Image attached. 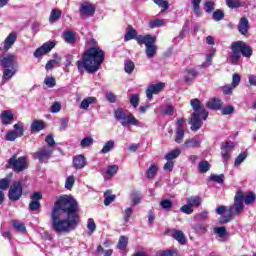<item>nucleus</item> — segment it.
I'll return each mask as SVG.
<instances>
[{"label": "nucleus", "instance_id": "9d476101", "mask_svg": "<svg viewBox=\"0 0 256 256\" xmlns=\"http://www.w3.org/2000/svg\"><path fill=\"white\" fill-rule=\"evenodd\" d=\"M0 67H3L4 69H9V67H19V64L17 63V55L7 54L5 56H1Z\"/></svg>", "mask_w": 256, "mask_h": 256}, {"label": "nucleus", "instance_id": "f8f14e48", "mask_svg": "<svg viewBox=\"0 0 256 256\" xmlns=\"http://www.w3.org/2000/svg\"><path fill=\"white\" fill-rule=\"evenodd\" d=\"M79 11L82 16L93 17V15H95V5L89 2H84L81 4Z\"/></svg>", "mask_w": 256, "mask_h": 256}, {"label": "nucleus", "instance_id": "393cba45", "mask_svg": "<svg viewBox=\"0 0 256 256\" xmlns=\"http://www.w3.org/2000/svg\"><path fill=\"white\" fill-rule=\"evenodd\" d=\"M45 129V122L43 120H35L31 124V131L34 133H39V131H43Z\"/></svg>", "mask_w": 256, "mask_h": 256}, {"label": "nucleus", "instance_id": "7c9ffc66", "mask_svg": "<svg viewBox=\"0 0 256 256\" xmlns=\"http://www.w3.org/2000/svg\"><path fill=\"white\" fill-rule=\"evenodd\" d=\"M157 171H159V166L152 164L146 172L147 179H153L157 175Z\"/></svg>", "mask_w": 256, "mask_h": 256}, {"label": "nucleus", "instance_id": "864d4df0", "mask_svg": "<svg viewBox=\"0 0 256 256\" xmlns=\"http://www.w3.org/2000/svg\"><path fill=\"white\" fill-rule=\"evenodd\" d=\"M160 207H162L165 211H169V209L173 207V202H171V200L164 199L160 202Z\"/></svg>", "mask_w": 256, "mask_h": 256}, {"label": "nucleus", "instance_id": "5fc2aeb1", "mask_svg": "<svg viewBox=\"0 0 256 256\" xmlns=\"http://www.w3.org/2000/svg\"><path fill=\"white\" fill-rule=\"evenodd\" d=\"M180 211L186 215H191V213H193V206L187 202V204L180 208Z\"/></svg>", "mask_w": 256, "mask_h": 256}, {"label": "nucleus", "instance_id": "a19ab883", "mask_svg": "<svg viewBox=\"0 0 256 256\" xmlns=\"http://www.w3.org/2000/svg\"><path fill=\"white\" fill-rule=\"evenodd\" d=\"M226 5L230 9H238V7H243L241 0H226Z\"/></svg>", "mask_w": 256, "mask_h": 256}, {"label": "nucleus", "instance_id": "13d9d810", "mask_svg": "<svg viewBox=\"0 0 256 256\" xmlns=\"http://www.w3.org/2000/svg\"><path fill=\"white\" fill-rule=\"evenodd\" d=\"M75 185V176H68L65 182V187L69 190L73 189Z\"/></svg>", "mask_w": 256, "mask_h": 256}, {"label": "nucleus", "instance_id": "c9c22d12", "mask_svg": "<svg viewBox=\"0 0 256 256\" xmlns=\"http://www.w3.org/2000/svg\"><path fill=\"white\" fill-rule=\"evenodd\" d=\"M127 243H129V238L126 236H121L117 244V249L125 251V249H127Z\"/></svg>", "mask_w": 256, "mask_h": 256}, {"label": "nucleus", "instance_id": "c85d7f7f", "mask_svg": "<svg viewBox=\"0 0 256 256\" xmlns=\"http://www.w3.org/2000/svg\"><path fill=\"white\" fill-rule=\"evenodd\" d=\"M192 229L198 235H205V233H207V229H209V225H207V224H196L195 226L192 227Z\"/></svg>", "mask_w": 256, "mask_h": 256}, {"label": "nucleus", "instance_id": "473e14b6", "mask_svg": "<svg viewBox=\"0 0 256 256\" xmlns=\"http://www.w3.org/2000/svg\"><path fill=\"white\" fill-rule=\"evenodd\" d=\"M150 29H157V27H163L166 25V22L164 19H154L149 22Z\"/></svg>", "mask_w": 256, "mask_h": 256}, {"label": "nucleus", "instance_id": "774afa93", "mask_svg": "<svg viewBox=\"0 0 256 256\" xmlns=\"http://www.w3.org/2000/svg\"><path fill=\"white\" fill-rule=\"evenodd\" d=\"M41 207V202L39 201H31L29 204V209L31 211H37Z\"/></svg>", "mask_w": 256, "mask_h": 256}, {"label": "nucleus", "instance_id": "412c9836", "mask_svg": "<svg viewBox=\"0 0 256 256\" xmlns=\"http://www.w3.org/2000/svg\"><path fill=\"white\" fill-rule=\"evenodd\" d=\"M18 68L19 67L5 68L2 76L3 81H11L17 74Z\"/></svg>", "mask_w": 256, "mask_h": 256}, {"label": "nucleus", "instance_id": "f3484780", "mask_svg": "<svg viewBox=\"0 0 256 256\" xmlns=\"http://www.w3.org/2000/svg\"><path fill=\"white\" fill-rule=\"evenodd\" d=\"M184 149H197L201 147V139L199 137L189 138L183 144Z\"/></svg>", "mask_w": 256, "mask_h": 256}, {"label": "nucleus", "instance_id": "ea45409f", "mask_svg": "<svg viewBox=\"0 0 256 256\" xmlns=\"http://www.w3.org/2000/svg\"><path fill=\"white\" fill-rule=\"evenodd\" d=\"M124 70L126 73L131 75V73H133V71L135 70V63H133V61L131 60H126L124 63Z\"/></svg>", "mask_w": 256, "mask_h": 256}, {"label": "nucleus", "instance_id": "5701e85b", "mask_svg": "<svg viewBox=\"0 0 256 256\" xmlns=\"http://www.w3.org/2000/svg\"><path fill=\"white\" fill-rule=\"evenodd\" d=\"M97 103V98L91 96L84 98L82 102L80 103V109H83L84 111H87L90 107V105H93Z\"/></svg>", "mask_w": 256, "mask_h": 256}, {"label": "nucleus", "instance_id": "f704fd0d", "mask_svg": "<svg viewBox=\"0 0 256 256\" xmlns=\"http://www.w3.org/2000/svg\"><path fill=\"white\" fill-rule=\"evenodd\" d=\"M204 11L206 13H213V11H215V1H213V0H206L204 2Z\"/></svg>", "mask_w": 256, "mask_h": 256}, {"label": "nucleus", "instance_id": "69168bd1", "mask_svg": "<svg viewBox=\"0 0 256 256\" xmlns=\"http://www.w3.org/2000/svg\"><path fill=\"white\" fill-rule=\"evenodd\" d=\"M45 85L49 88H53L56 85L55 77H46L44 80Z\"/></svg>", "mask_w": 256, "mask_h": 256}, {"label": "nucleus", "instance_id": "0e129e2a", "mask_svg": "<svg viewBox=\"0 0 256 256\" xmlns=\"http://www.w3.org/2000/svg\"><path fill=\"white\" fill-rule=\"evenodd\" d=\"M222 115H233L235 113V107L233 106H226L221 109Z\"/></svg>", "mask_w": 256, "mask_h": 256}, {"label": "nucleus", "instance_id": "4c0bfd02", "mask_svg": "<svg viewBox=\"0 0 256 256\" xmlns=\"http://www.w3.org/2000/svg\"><path fill=\"white\" fill-rule=\"evenodd\" d=\"M112 191L111 190H107L104 194L105 199H104V205L109 206L111 205V203H113V201H115V195H111Z\"/></svg>", "mask_w": 256, "mask_h": 256}, {"label": "nucleus", "instance_id": "338daca9", "mask_svg": "<svg viewBox=\"0 0 256 256\" xmlns=\"http://www.w3.org/2000/svg\"><path fill=\"white\" fill-rule=\"evenodd\" d=\"M45 141L49 149H53V147H55V139L53 138V135L46 136Z\"/></svg>", "mask_w": 256, "mask_h": 256}, {"label": "nucleus", "instance_id": "3c124183", "mask_svg": "<svg viewBox=\"0 0 256 256\" xmlns=\"http://www.w3.org/2000/svg\"><path fill=\"white\" fill-rule=\"evenodd\" d=\"M117 171H119V166H117V165L108 166V169L106 171V175L109 178H111L117 173Z\"/></svg>", "mask_w": 256, "mask_h": 256}, {"label": "nucleus", "instance_id": "680f3d73", "mask_svg": "<svg viewBox=\"0 0 256 256\" xmlns=\"http://www.w3.org/2000/svg\"><path fill=\"white\" fill-rule=\"evenodd\" d=\"M214 232L216 233V235H218V237H220L221 239H223V237H225V235H227V229H225V227H218L214 229Z\"/></svg>", "mask_w": 256, "mask_h": 256}, {"label": "nucleus", "instance_id": "6ab92c4d", "mask_svg": "<svg viewBox=\"0 0 256 256\" xmlns=\"http://www.w3.org/2000/svg\"><path fill=\"white\" fill-rule=\"evenodd\" d=\"M206 107L208 109H212L213 111H219V109L223 107V102H221V99L214 97L207 102Z\"/></svg>", "mask_w": 256, "mask_h": 256}, {"label": "nucleus", "instance_id": "4be33fe9", "mask_svg": "<svg viewBox=\"0 0 256 256\" xmlns=\"http://www.w3.org/2000/svg\"><path fill=\"white\" fill-rule=\"evenodd\" d=\"M238 30L241 35H247V32L249 31V20L247 18L243 17L240 19Z\"/></svg>", "mask_w": 256, "mask_h": 256}, {"label": "nucleus", "instance_id": "6e6d98bb", "mask_svg": "<svg viewBox=\"0 0 256 256\" xmlns=\"http://www.w3.org/2000/svg\"><path fill=\"white\" fill-rule=\"evenodd\" d=\"M127 114H125V113H123V109H121V108H118V109H116L115 110V112H114V117H115V119H117L118 121H122L123 119H125V116H126Z\"/></svg>", "mask_w": 256, "mask_h": 256}, {"label": "nucleus", "instance_id": "b1692460", "mask_svg": "<svg viewBox=\"0 0 256 256\" xmlns=\"http://www.w3.org/2000/svg\"><path fill=\"white\" fill-rule=\"evenodd\" d=\"M0 117L3 125H11L13 123V113L11 111H3Z\"/></svg>", "mask_w": 256, "mask_h": 256}, {"label": "nucleus", "instance_id": "8fccbe9b", "mask_svg": "<svg viewBox=\"0 0 256 256\" xmlns=\"http://www.w3.org/2000/svg\"><path fill=\"white\" fill-rule=\"evenodd\" d=\"M9 185H11V180L9 178L0 179L1 191H7V189H9Z\"/></svg>", "mask_w": 256, "mask_h": 256}, {"label": "nucleus", "instance_id": "a211bd4d", "mask_svg": "<svg viewBox=\"0 0 256 256\" xmlns=\"http://www.w3.org/2000/svg\"><path fill=\"white\" fill-rule=\"evenodd\" d=\"M87 165V158L83 155H77L73 158L74 169H83Z\"/></svg>", "mask_w": 256, "mask_h": 256}, {"label": "nucleus", "instance_id": "423d86ee", "mask_svg": "<svg viewBox=\"0 0 256 256\" xmlns=\"http://www.w3.org/2000/svg\"><path fill=\"white\" fill-rule=\"evenodd\" d=\"M136 41L139 45H145V53L148 59H153L157 55V45H155L157 43V37L149 34L145 36L140 35L136 37Z\"/></svg>", "mask_w": 256, "mask_h": 256}, {"label": "nucleus", "instance_id": "a18cd8bd", "mask_svg": "<svg viewBox=\"0 0 256 256\" xmlns=\"http://www.w3.org/2000/svg\"><path fill=\"white\" fill-rule=\"evenodd\" d=\"M93 137H86L83 138L80 142V147H82V149H85L87 147H91V145H93Z\"/></svg>", "mask_w": 256, "mask_h": 256}, {"label": "nucleus", "instance_id": "9b49d317", "mask_svg": "<svg viewBox=\"0 0 256 256\" xmlns=\"http://www.w3.org/2000/svg\"><path fill=\"white\" fill-rule=\"evenodd\" d=\"M165 89V83L160 82L157 84H151L146 89V97L151 101L153 99V95H157L158 93H161Z\"/></svg>", "mask_w": 256, "mask_h": 256}, {"label": "nucleus", "instance_id": "c756f323", "mask_svg": "<svg viewBox=\"0 0 256 256\" xmlns=\"http://www.w3.org/2000/svg\"><path fill=\"white\" fill-rule=\"evenodd\" d=\"M62 12L59 9H52L49 21L50 23H57L61 19Z\"/></svg>", "mask_w": 256, "mask_h": 256}, {"label": "nucleus", "instance_id": "49530a36", "mask_svg": "<svg viewBox=\"0 0 256 256\" xmlns=\"http://www.w3.org/2000/svg\"><path fill=\"white\" fill-rule=\"evenodd\" d=\"M255 193L249 192L248 195L243 199L245 205H253L255 203Z\"/></svg>", "mask_w": 256, "mask_h": 256}, {"label": "nucleus", "instance_id": "4d7b16f0", "mask_svg": "<svg viewBox=\"0 0 256 256\" xmlns=\"http://www.w3.org/2000/svg\"><path fill=\"white\" fill-rule=\"evenodd\" d=\"M191 4H192V7L194 9V13L196 15H199L200 14V5H201V0H191Z\"/></svg>", "mask_w": 256, "mask_h": 256}, {"label": "nucleus", "instance_id": "603ef678", "mask_svg": "<svg viewBox=\"0 0 256 256\" xmlns=\"http://www.w3.org/2000/svg\"><path fill=\"white\" fill-rule=\"evenodd\" d=\"M224 17L225 13L223 12V10H216L212 14V19H214V21H221Z\"/></svg>", "mask_w": 256, "mask_h": 256}, {"label": "nucleus", "instance_id": "e433bc0d", "mask_svg": "<svg viewBox=\"0 0 256 256\" xmlns=\"http://www.w3.org/2000/svg\"><path fill=\"white\" fill-rule=\"evenodd\" d=\"M209 169H211V164H209V162L207 160L200 162L198 165L199 173H207V171H209Z\"/></svg>", "mask_w": 256, "mask_h": 256}, {"label": "nucleus", "instance_id": "dca6fc26", "mask_svg": "<svg viewBox=\"0 0 256 256\" xmlns=\"http://www.w3.org/2000/svg\"><path fill=\"white\" fill-rule=\"evenodd\" d=\"M123 127L127 125H134V127H141V122L133 116V114L126 115L123 120L120 122Z\"/></svg>", "mask_w": 256, "mask_h": 256}, {"label": "nucleus", "instance_id": "aec40b11", "mask_svg": "<svg viewBox=\"0 0 256 256\" xmlns=\"http://www.w3.org/2000/svg\"><path fill=\"white\" fill-rule=\"evenodd\" d=\"M186 75L184 76V81L185 83H188L190 85V83H193V81H195L198 72L197 70L193 69V68H187L185 70Z\"/></svg>", "mask_w": 256, "mask_h": 256}, {"label": "nucleus", "instance_id": "0eeeda50", "mask_svg": "<svg viewBox=\"0 0 256 256\" xmlns=\"http://www.w3.org/2000/svg\"><path fill=\"white\" fill-rule=\"evenodd\" d=\"M6 167L14 170L15 173H21L25 171V169L29 168V162L25 156H20L17 158V155H13L10 159H8Z\"/></svg>", "mask_w": 256, "mask_h": 256}, {"label": "nucleus", "instance_id": "20e7f679", "mask_svg": "<svg viewBox=\"0 0 256 256\" xmlns=\"http://www.w3.org/2000/svg\"><path fill=\"white\" fill-rule=\"evenodd\" d=\"M190 105L193 109L192 117L190 118L191 131H199L203 126V121H201V117L204 121H207L209 117V112L205 111L203 108V104L199 99H192L190 101Z\"/></svg>", "mask_w": 256, "mask_h": 256}, {"label": "nucleus", "instance_id": "2f4dec72", "mask_svg": "<svg viewBox=\"0 0 256 256\" xmlns=\"http://www.w3.org/2000/svg\"><path fill=\"white\" fill-rule=\"evenodd\" d=\"M112 149H115V141L109 140L104 144L100 153H102V155H105V154L109 153Z\"/></svg>", "mask_w": 256, "mask_h": 256}, {"label": "nucleus", "instance_id": "09e8293b", "mask_svg": "<svg viewBox=\"0 0 256 256\" xmlns=\"http://www.w3.org/2000/svg\"><path fill=\"white\" fill-rule=\"evenodd\" d=\"M247 159V152L240 153L237 158L235 159L234 165L235 167H239Z\"/></svg>", "mask_w": 256, "mask_h": 256}, {"label": "nucleus", "instance_id": "79ce46f5", "mask_svg": "<svg viewBox=\"0 0 256 256\" xmlns=\"http://www.w3.org/2000/svg\"><path fill=\"white\" fill-rule=\"evenodd\" d=\"M13 131L18 135V137H23L25 133V128L23 126V123L18 122L17 124H15Z\"/></svg>", "mask_w": 256, "mask_h": 256}, {"label": "nucleus", "instance_id": "39448f33", "mask_svg": "<svg viewBox=\"0 0 256 256\" xmlns=\"http://www.w3.org/2000/svg\"><path fill=\"white\" fill-rule=\"evenodd\" d=\"M231 50V63L233 65L239 63L241 55H243V57H251V55H253V49H251V46L247 45L244 41L233 42L231 44Z\"/></svg>", "mask_w": 256, "mask_h": 256}, {"label": "nucleus", "instance_id": "58836bf2", "mask_svg": "<svg viewBox=\"0 0 256 256\" xmlns=\"http://www.w3.org/2000/svg\"><path fill=\"white\" fill-rule=\"evenodd\" d=\"M181 155V150L180 149H175L172 150L170 153L165 155L166 161H173V159H177Z\"/></svg>", "mask_w": 256, "mask_h": 256}, {"label": "nucleus", "instance_id": "72a5a7b5", "mask_svg": "<svg viewBox=\"0 0 256 256\" xmlns=\"http://www.w3.org/2000/svg\"><path fill=\"white\" fill-rule=\"evenodd\" d=\"M125 41H131V39H137V31L133 27H129L125 36Z\"/></svg>", "mask_w": 256, "mask_h": 256}, {"label": "nucleus", "instance_id": "052dcab7", "mask_svg": "<svg viewBox=\"0 0 256 256\" xmlns=\"http://www.w3.org/2000/svg\"><path fill=\"white\" fill-rule=\"evenodd\" d=\"M239 83H241V75L235 73L232 76V87L236 88L239 87Z\"/></svg>", "mask_w": 256, "mask_h": 256}, {"label": "nucleus", "instance_id": "6e6552de", "mask_svg": "<svg viewBox=\"0 0 256 256\" xmlns=\"http://www.w3.org/2000/svg\"><path fill=\"white\" fill-rule=\"evenodd\" d=\"M23 195V185L21 182H14L9 189L8 198L10 201H19Z\"/></svg>", "mask_w": 256, "mask_h": 256}, {"label": "nucleus", "instance_id": "a878e982", "mask_svg": "<svg viewBox=\"0 0 256 256\" xmlns=\"http://www.w3.org/2000/svg\"><path fill=\"white\" fill-rule=\"evenodd\" d=\"M64 41L69 45H73L76 41L75 39V32L73 30H66L64 31Z\"/></svg>", "mask_w": 256, "mask_h": 256}, {"label": "nucleus", "instance_id": "7ed1b4c3", "mask_svg": "<svg viewBox=\"0 0 256 256\" xmlns=\"http://www.w3.org/2000/svg\"><path fill=\"white\" fill-rule=\"evenodd\" d=\"M243 199H245V194H243V191L238 190L234 197L233 205H231L229 208H227V206H218L216 208L217 215H221V223H229V221L233 219V216L241 215V213H243V209H245Z\"/></svg>", "mask_w": 256, "mask_h": 256}, {"label": "nucleus", "instance_id": "cd10ccee", "mask_svg": "<svg viewBox=\"0 0 256 256\" xmlns=\"http://www.w3.org/2000/svg\"><path fill=\"white\" fill-rule=\"evenodd\" d=\"M187 203L192 207H199L203 203V199H201V196H191L187 198Z\"/></svg>", "mask_w": 256, "mask_h": 256}, {"label": "nucleus", "instance_id": "c03bdc74", "mask_svg": "<svg viewBox=\"0 0 256 256\" xmlns=\"http://www.w3.org/2000/svg\"><path fill=\"white\" fill-rule=\"evenodd\" d=\"M97 253L99 254V255H103V256H111V255H113V249H107V250H105V248L103 247V246H101V245H99L98 247H97Z\"/></svg>", "mask_w": 256, "mask_h": 256}, {"label": "nucleus", "instance_id": "4468645a", "mask_svg": "<svg viewBox=\"0 0 256 256\" xmlns=\"http://www.w3.org/2000/svg\"><path fill=\"white\" fill-rule=\"evenodd\" d=\"M55 47L54 42H46L41 47L36 49L34 52V57L39 58L42 57V55H47Z\"/></svg>", "mask_w": 256, "mask_h": 256}, {"label": "nucleus", "instance_id": "bf43d9fd", "mask_svg": "<svg viewBox=\"0 0 256 256\" xmlns=\"http://www.w3.org/2000/svg\"><path fill=\"white\" fill-rule=\"evenodd\" d=\"M13 227L17 230L20 231V233H25V224L15 220L13 221Z\"/></svg>", "mask_w": 256, "mask_h": 256}, {"label": "nucleus", "instance_id": "1a4fd4ad", "mask_svg": "<svg viewBox=\"0 0 256 256\" xmlns=\"http://www.w3.org/2000/svg\"><path fill=\"white\" fill-rule=\"evenodd\" d=\"M53 151H55V149L44 146L42 148H39L38 151L33 154V157L34 159H38L40 163H43L51 158V155H53Z\"/></svg>", "mask_w": 256, "mask_h": 256}, {"label": "nucleus", "instance_id": "2eb2a0df", "mask_svg": "<svg viewBox=\"0 0 256 256\" xmlns=\"http://www.w3.org/2000/svg\"><path fill=\"white\" fill-rule=\"evenodd\" d=\"M17 41V32H11L4 40L3 42V50L9 51L13 45H15V42Z\"/></svg>", "mask_w": 256, "mask_h": 256}, {"label": "nucleus", "instance_id": "f257e3e1", "mask_svg": "<svg viewBox=\"0 0 256 256\" xmlns=\"http://www.w3.org/2000/svg\"><path fill=\"white\" fill-rule=\"evenodd\" d=\"M79 204L73 197L60 196L51 213L52 229L55 233H71L80 222Z\"/></svg>", "mask_w": 256, "mask_h": 256}, {"label": "nucleus", "instance_id": "e2e57ef3", "mask_svg": "<svg viewBox=\"0 0 256 256\" xmlns=\"http://www.w3.org/2000/svg\"><path fill=\"white\" fill-rule=\"evenodd\" d=\"M130 103H131L132 107H134V108L139 107V95L132 94L130 96Z\"/></svg>", "mask_w": 256, "mask_h": 256}, {"label": "nucleus", "instance_id": "f03ea898", "mask_svg": "<svg viewBox=\"0 0 256 256\" xmlns=\"http://www.w3.org/2000/svg\"><path fill=\"white\" fill-rule=\"evenodd\" d=\"M103 61H105V52L99 47H91L83 53L82 60H78L76 65L81 74H84L85 71L97 73L101 69Z\"/></svg>", "mask_w": 256, "mask_h": 256}, {"label": "nucleus", "instance_id": "bb28decb", "mask_svg": "<svg viewBox=\"0 0 256 256\" xmlns=\"http://www.w3.org/2000/svg\"><path fill=\"white\" fill-rule=\"evenodd\" d=\"M173 238L180 243V245H185L187 243V239H185V234L181 230H175L173 234Z\"/></svg>", "mask_w": 256, "mask_h": 256}, {"label": "nucleus", "instance_id": "ddd939ff", "mask_svg": "<svg viewBox=\"0 0 256 256\" xmlns=\"http://www.w3.org/2000/svg\"><path fill=\"white\" fill-rule=\"evenodd\" d=\"M55 47L54 42H46L41 47L36 49L34 52V57L39 58L42 57V55H47Z\"/></svg>", "mask_w": 256, "mask_h": 256}, {"label": "nucleus", "instance_id": "37998d69", "mask_svg": "<svg viewBox=\"0 0 256 256\" xmlns=\"http://www.w3.org/2000/svg\"><path fill=\"white\" fill-rule=\"evenodd\" d=\"M184 137H185V129H176L175 142L178 144L183 143Z\"/></svg>", "mask_w": 256, "mask_h": 256}, {"label": "nucleus", "instance_id": "de8ad7c7", "mask_svg": "<svg viewBox=\"0 0 256 256\" xmlns=\"http://www.w3.org/2000/svg\"><path fill=\"white\" fill-rule=\"evenodd\" d=\"M209 179H210V181H213L214 183H223L225 181V175L211 174Z\"/></svg>", "mask_w": 256, "mask_h": 256}]
</instances>
